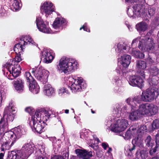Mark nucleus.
<instances>
[{
  "label": "nucleus",
  "mask_w": 159,
  "mask_h": 159,
  "mask_svg": "<svg viewBox=\"0 0 159 159\" xmlns=\"http://www.w3.org/2000/svg\"><path fill=\"white\" fill-rule=\"evenodd\" d=\"M132 146L129 148V151L131 153H132V151L134 150L135 148V144L136 145L138 146L139 147H143V141L142 140L141 136L138 135L135 138L133 139L132 141Z\"/></svg>",
  "instance_id": "20"
},
{
  "label": "nucleus",
  "mask_w": 159,
  "mask_h": 159,
  "mask_svg": "<svg viewBox=\"0 0 159 159\" xmlns=\"http://www.w3.org/2000/svg\"><path fill=\"white\" fill-rule=\"evenodd\" d=\"M131 57L126 54H124L121 57V61L122 66L125 68L127 67L130 63Z\"/></svg>",
  "instance_id": "24"
},
{
  "label": "nucleus",
  "mask_w": 159,
  "mask_h": 159,
  "mask_svg": "<svg viewBox=\"0 0 159 159\" xmlns=\"http://www.w3.org/2000/svg\"><path fill=\"white\" fill-rule=\"evenodd\" d=\"M26 42L28 43V44L29 45H30L31 44L33 45L34 44V43H35L33 40L31 38H29V40Z\"/></svg>",
  "instance_id": "57"
},
{
  "label": "nucleus",
  "mask_w": 159,
  "mask_h": 159,
  "mask_svg": "<svg viewBox=\"0 0 159 159\" xmlns=\"http://www.w3.org/2000/svg\"><path fill=\"white\" fill-rule=\"evenodd\" d=\"M159 79L157 76H152L151 78L148 80V82L150 87H152V88H155L159 82Z\"/></svg>",
  "instance_id": "30"
},
{
  "label": "nucleus",
  "mask_w": 159,
  "mask_h": 159,
  "mask_svg": "<svg viewBox=\"0 0 159 159\" xmlns=\"http://www.w3.org/2000/svg\"><path fill=\"white\" fill-rule=\"evenodd\" d=\"M136 66L139 69L144 70L146 67V63L143 61L139 60L137 61Z\"/></svg>",
  "instance_id": "33"
},
{
  "label": "nucleus",
  "mask_w": 159,
  "mask_h": 159,
  "mask_svg": "<svg viewBox=\"0 0 159 159\" xmlns=\"http://www.w3.org/2000/svg\"><path fill=\"white\" fill-rule=\"evenodd\" d=\"M79 64L76 61L72 58L63 57L59 61L57 66V69L60 73L67 74L69 72H73L77 69Z\"/></svg>",
  "instance_id": "1"
},
{
  "label": "nucleus",
  "mask_w": 159,
  "mask_h": 159,
  "mask_svg": "<svg viewBox=\"0 0 159 159\" xmlns=\"http://www.w3.org/2000/svg\"><path fill=\"white\" fill-rule=\"evenodd\" d=\"M52 3L51 2H45L41 6L40 10L42 12H44L48 15L51 14L54 11V8L52 7Z\"/></svg>",
  "instance_id": "17"
},
{
  "label": "nucleus",
  "mask_w": 159,
  "mask_h": 159,
  "mask_svg": "<svg viewBox=\"0 0 159 159\" xmlns=\"http://www.w3.org/2000/svg\"><path fill=\"white\" fill-rule=\"evenodd\" d=\"M16 54V55L15 58V61L17 62H19L21 60V53H17V54Z\"/></svg>",
  "instance_id": "47"
},
{
  "label": "nucleus",
  "mask_w": 159,
  "mask_h": 159,
  "mask_svg": "<svg viewBox=\"0 0 159 159\" xmlns=\"http://www.w3.org/2000/svg\"><path fill=\"white\" fill-rule=\"evenodd\" d=\"M155 46L152 39L149 38L146 41H139L138 44V48L140 50L142 51L145 50L151 53H154L155 52Z\"/></svg>",
  "instance_id": "5"
},
{
  "label": "nucleus",
  "mask_w": 159,
  "mask_h": 159,
  "mask_svg": "<svg viewBox=\"0 0 159 159\" xmlns=\"http://www.w3.org/2000/svg\"><path fill=\"white\" fill-rule=\"evenodd\" d=\"M82 29H83V30L86 31H87V32H90V31L89 29L88 28L86 25H85V24H84L83 25L82 27H80V30H81Z\"/></svg>",
  "instance_id": "52"
},
{
  "label": "nucleus",
  "mask_w": 159,
  "mask_h": 159,
  "mask_svg": "<svg viewBox=\"0 0 159 159\" xmlns=\"http://www.w3.org/2000/svg\"><path fill=\"white\" fill-rule=\"evenodd\" d=\"M12 140L11 143L10 144L11 140H7L3 142L1 147V151H3L5 152V151L9 150L11 148L16 142V140L15 139H14V140Z\"/></svg>",
  "instance_id": "23"
},
{
  "label": "nucleus",
  "mask_w": 159,
  "mask_h": 159,
  "mask_svg": "<svg viewBox=\"0 0 159 159\" xmlns=\"http://www.w3.org/2000/svg\"><path fill=\"white\" fill-rule=\"evenodd\" d=\"M31 72L35 78L43 84H46L48 82V72L46 71L42 67H37L32 69Z\"/></svg>",
  "instance_id": "2"
},
{
  "label": "nucleus",
  "mask_w": 159,
  "mask_h": 159,
  "mask_svg": "<svg viewBox=\"0 0 159 159\" xmlns=\"http://www.w3.org/2000/svg\"><path fill=\"white\" fill-rule=\"evenodd\" d=\"M46 93V95L48 96H50L52 95L54 92V90L53 89L52 87L50 88L49 89L45 91Z\"/></svg>",
  "instance_id": "46"
},
{
  "label": "nucleus",
  "mask_w": 159,
  "mask_h": 159,
  "mask_svg": "<svg viewBox=\"0 0 159 159\" xmlns=\"http://www.w3.org/2000/svg\"><path fill=\"white\" fill-rule=\"evenodd\" d=\"M158 95L157 89L149 87L142 92L140 95L142 101L150 102L152 101Z\"/></svg>",
  "instance_id": "3"
},
{
  "label": "nucleus",
  "mask_w": 159,
  "mask_h": 159,
  "mask_svg": "<svg viewBox=\"0 0 159 159\" xmlns=\"http://www.w3.org/2000/svg\"><path fill=\"white\" fill-rule=\"evenodd\" d=\"M159 128V120L158 119L154 120L152 124L148 127V130L150 132H152L155 130Z\"/></svg>",
  "instance_id": "27"
},
{
  "label": "nucleus",
  "mask_w": 159,
  "mask_h": 159,
  "mask_svg": "<svg viewBox=\"0 0 159 159\" xmlns=\"http://www.w3.org/2000/svg\"><path fill=\"white\" fill-rule=\"evenodd\" d=\"M152 141L151 136L150 135H148L145 139V142L146 145H149V143H150Z\"/></svg>",
  "instance_id": "51"
},
{
  "label": "nucleus",
  "mask_w": 159,
  "mask_h": 159,
  "mask_svg": "<svg viewBox=\"0 0 159 159\" xmlns=\"http://www.w3.org/2000/svg\"><path fill=\"white\" fill-rule=\"evenodd\" d=\"M158 147V145L156 144V146L154 148H151L149 150V154L151 156H153L154 154L156 152L157 149Z\"/></svg>",
  "instance_id": "44"
},
{
  "label": "nucleus",
  "mask_w": 159,
  "mask_h": 159,
  "mask_svg": "<svg viewBox=\"0 0 159 159\" xmlns=\"http://www.w3.org/2000/svg\"><path fill=\"white\" fill-rule=\"evenodd\" d=\"M54 57L49 52L45 51L41 56V59L47 63H51L53 60Z\"/></svg>",
  "instance_id": "22"
},
{
  "label": "nucleus",
  "mask_w": 159,
  "mask_h": 159,
  "mask_svg": "<svg viewBox=\"0 0 159 159\" xmlns=\"http://www.w3.org/2000/svg\"><path fill=\"white\" fill-rule=\"evenodd\" d=\"M4 153H0V159H3Z\"/></svg>",
  "instance_id": "63"
},
{
  "label": "nucleus",
  "mask_w": 159,
  "mask_h": 159,
  "mask_svg": "<svg viewBox=\"0 0 159 159\" xmlns=\"http://www.w3.org/2000/svg\"><path fill=\"white\" fill-rule=\"evenodd\" d=\"M138 39L137 38H136L134 39L132 42V43H131V45L133 46L134 45H135V43L136 44V43L138 42Z\"/></svg>",
  "instance_id": "59"
},
{
  "label": "nucleus",
  "mask_w": 159,
  "mask_h": 159,
  "mask_svg": "<svg viewBox=\"0 0 159 159\" xmlns=\"http://www.w3.org/2000/svg\"><path fill=\"white\" fill-rule=\"evenodd\" d=\"M25 111L30 115L33 114L34 112V109L30 107L26 108L25 109Z\"/></svg>",
  "instance_id": "48"
},
{
  "label": "nucleus",
  "mask_w": 159,
  "mask_h": 159,
  "mask_svg": "<svg viewBox=\"0 0 159 159\" xmlns=\"http://www.w3.org/2000/svg\"><path fill=\"white\" fill-rule=\"evenodd\" d=\"M155 142L156 145H159V132L155 136Z\"/></svg>",
  "instance_id": "53"
},
{
  "label": "nucleus",
  "mask_w": 159,
  "mask_h": 159,
  "mask_svg": "<svg viewBox=\"0 0 159 159\" xmlns=\"http://www.w3.org/2000/svg\"><path fill=\"white\" fill-rule=\"evenodd\" d=\"M142 101V100L140 95L129 98L126 100V102L131 107L132 109L139 107Z\"/></svg>",
  "instance_id": "11"
},
{
  "label": "nucleus",
  "mask_w": 159,
  "mask_h": 159,
  "mask_svg": "<svg viewBox=\"0 0 159 159\" xmlns=\"http://www.w3.org/2000/svg\"><path fill=\"white\" fill-rule=\"evenodd\" d=\"M135 129H134L133 128L131 127L130 128L128 129L125 134V136L124 138L126 139L127 140L130 139L131 137V135L134 133L133 131L134 130H135Z\"/></svg>",
  "instance_id": "34"
},
{
  "label": "nucleus",
  "mask_w": 159,
  "mask_h": 159,
  "mask_svg": "<svg viewBox=\"0 0 159 159\" xmlns=\"http://www.w3.org/2000/svg\"><path fill=\"white\" fill-rule=\"evenodd\" d=\"M28 158L21 150L16 152L12 151L10 154H8L7 157V159H27Z\"/></svg>",
  "instance_id": "16"
},
{
  "label": "nucleus",
  "mask_w": 159,
  "mask_h": 159,
  "mask_svg": "<svg viewBox=\"0 0 159 159\" xmlns=\"http://www.w3.org/2000/svg\"><path fill=\"white\" fill-rule=\"evenodd\" d=\"M128 79L129 84L133 87H137L141 89L144 85L143 80L137 75H129Z\"/></svg>",
  "instance_id": "7"
},
{
  "label": "nucleus",
  "mask_w": 159,
  "mask_h": 159,
  "mask_svg": "<svg viewBox=\"0 0 159 159\" xmlns=\"http://www.w3.org/2000/svg\"><path fill=\"white\" fill-rule=\"evenodd\" d=\"M35 159H48L47 157H38L36 158Z\"/></svg>",
  "instance_id": "64"
},
{
  "label": "nucleus",
  "mask_w": 159,
  "mask_h": 159,
  "mask_svg": "<svg viewBox=\"0 0 159 159\" xmlns=\"http://www.w3.org/2000/svg\"><path fill=\"white\" fill-rule=\"evenodd\" d=\"M66 24V20L61 17L56 18L53 24V27L55 29H57L60 27L62 29L64 26Z\"/></svg>",
  "instance_id": "21"
},
{
  "label": "nucleus",
  "mask_w": 159,
  "mask_h": 159,
  "mask_svg": "<svg viewBox=\"0 0 159 159\" xmlns=\"http://www.w3.org/2000/svg\"><path fill=\"white\" fill-rule=\"evenodd\" d=\"M15 89L19 92H22L24 89V82L20 78L15 79L12 82Z\"/></svg>",
  "instance_id": "19"
},
{
  "label": "nucleus",
  "mask_w": 159,
  "mask_h": 159,
  "mask_svg": "<svg viewBox=\"0 0 159 159\" xmlns=\"http://www.w3.org/2000/svg\"><path fill=\"white\" fill-rule=\"evenodd\" d=\"M25 48H23L22 47L20 46V44L17 43L15 45L14 47V50L15 51L16 53H22L23 51V49Z\"/></svg>",
  "instance_id": "37"
},
{
  "label": "nucleus",
  "mask_w": 159,
  "mask_h": 159,
  "mask_svg": "<svg viewBox=\"0 0 159 159\" xmlns=\"http://www.w3.org/2000/svg\"><path fill=\"white\" fill-rule=\"evenodd\" d=\"M12 8L15 10H18L20 8L19 2L17 0H14L12 4Z\"/></svg>",
  "instance_id": "42"
},
{
  "label": "nucleus",
  "mask_w": 159,
  "mask_h": 159,
  "mask_svg": "<svg viewBox=\"0 0 159 159\" xmlns=\"http://www.w3.org/2000/svg\"><path fill=\"white\" fill-rule=\"evenodd\" d=\"M155 144L153 141H152L150 143H149V145H146L148 147L152 148L153 145Z\"/></svg>",
  "instance_id": "60"
},
{
  "label": "nucleus",
  "mask_w": 159,
  "mask_h": 159,
  "mask_svg": "<svg viewBox=\"0 0 159 159\" xmlns=\"http://www.w3.org/2000/svg\"><path fill=\"white\" fill-rule=\"evenodd\" d=\"M8 121L5 120L4 117L0 120V129H5L7 128Z\"/></svg>",
  "instance_id": "35"
},
{
  "label": "nucleus",
  "mask_w": 159,
  "mask_h": 159,
  "mask_svg": "<svg viewBox=\"0 0 159 159\" xmlns=\"http://www.w3.org/2000/svg\"><path fill=\"white\" fill-rule=\"evenodd\" d=\"M141 114L138 110L133 111L129 114V118L132 121L137 120L140 117Z\"/></svg>",
  "instance_id": "29"
},
{
  "label": "nucleus",
  "mask_w": 159,
  "mask_h": 159,
  "mask_svg": "<svg viewBox=\"0 0 159 159\" xmlns=\"http://www.w3.org/2000/svg\"><path fill=\"white\" fill-rule=\"evenodd\" d=\"M40 113L38 111L35 112L34 115L32 116L31 118L32 121H34V120H35L36 121H39L40 118Z\"/></svg>",
  "instance_id": "40"
},
{
  "label": "nucleus",
  "mask_w": 159,
  "mask_h": 159,
  "mask_svg": "<svg viewBox=\"0 0 159 159\" xmlns=\"http://www.w3.org/2000/svg\"><path fill=\"white\" fill-rule=\"evenodd\" d=\"M36 21L37 27L40 31L47 34L50 32L51 30L48 27V25L45 24L41 18H37Z\"/></svg>",
  "instance_id": "12"
},
{
  "label": "nucleus",
  "mask_w": 159,
  "mask_h": 159,
  "mask_svg": "<svg viewBox=\"0 0 159 159\" xmlns=\"http://www.w3.org/2000/svg\"><path fill=\"white\" fill-rule=\"evenodd\" d=\"M136 75H137L138 76L141 77L143 79L145 78V75L144 74V72L143 70H142L140 71H138Z\"/></svg>",
  "instance_id": "45"
},
{
  "label": "nucleus",
  "mask_w": 159,
  "mask_h": 159,
  "mask_svg": "<svg viewBox=\"0 0 159 159\" xmlns=\"http://www.w3.org/2000/svg\"><path fill=\"white\" fill-rule=\"evenodd\" d=\"M15 108V106L12 101L10 102L9 105L5 108L3 117H7L6 120L8 122L12 121L15 118L16 116Z\"/></svg>",
  "instance_id": "6"
},
{
  "label": "nucleus",
  "mask_w": 159,
  "mask_h": 159,
  "mask_svg": "<svg viewBox=\"0 0 159 159\" xmlns=\"http://www.w3.org/2000/svg\"><path fill=\"white\" fill-rule=\"evenodd\" d=\"M136 29L139 32H144L147 28V24L144 22H141L136 24Z\"/></svg>",
  "instance_id": "28"
},
{
  "label": "nucleus",
  "mask_w": 159,
  "mask_h": 159,
  "mask_svg": "<svg viewBox=\"0 0 159 159\" xmlns=\"http://www.w3.org/2000/svg\"><path fill=\"white\" fill-rule=\"evenodd\" d=\"M155 144L153 141H152L150 143H149V145H146L148 147L152 148L153 145Z\"/></svg>",
  "instance_id": "61"
},
{
  "label": "nucleus",
  "mask_w": 159,
  "mask_h": 159,
  "mask_svg": "<svg viewBox=\"0 0 159 159\" xmlns=\"http://www.w3.org/2000/svg\"><path fill=\"white\" fill-rule=\"evenodd\" d=\"M132 54L136 58H142L144 57V54L140 51L137 50H134L132 51Z\"/></svg>",
  "instance_id": "36"
},
{
  "label": "nucleus",
  "mask_w": 159,
  "mask_h": 159,
  "mask_svg": "<svg viewBox=\"0 0 159 159\" xmlns=\"http://www.w3.org/2000/svg\"><path fill=\"white\" fill-rule=\"evenodd\" d=\"M65 92V89L64 88H61L59 89V93H64Z\"/></svg>",
  "instance_id": "62"
},
{
  "label": "nucleus",
  "mask_w": 159,
  "mask_h": 159,
  "mask_svg": "<svg viewBox=\"0 0 159 159\" xmlns=\"http://www.w3.org/2000/svg\"><path fill=\"white\" fill-rule=\"evenodd\" d=\"M34 147L32 143L30 142L25 144L20 150L28 157L33 152Z\"/></svg>",
  "instance_id": "18"
},
{
  "label": "nucleus",
  "mask_w": 159,
  "mask_h": 159,
  "mask_svg": "<svg viewBox=\"0 0 159 159\" xmlns=\"http://www.w3.org/2000/svg\"><path fill=\"white\" fill-rule=\"evenodd\" d=\"M102 146L104 150H106L107 147H109V145L107 143L103 142L102 144Z\"/></svg>",
  "instance_id": "55"
},
{
  "label": "nucleus",
  "mask_w": 159,
  "mask_h": 159,
  "mask_svg": "<svg viewBox=\"0 0 159 159\" xmlns=\"http://www.w3.org/2000/svg\"><path fill=\"white\" fill-rule=\"evenodd\" d=\"M156 9L155 8L152 7L149 9L148 11L149 14L150 16H153L155 13Z\"/></svg>",
  "instance_id": "49"
},
{
  "label": "nucleus",
  "mask_w": 159,
  "mask_h": 159,
  "mask_svg": "<svg viewBox=\"0 0 159 159\" xmlns=\"http://www.w3.org/2000/svg\"><path fill=\"white\" fill-rule=\"evenodd\" d=\"M123 47V45L118 44L116 48V51L119 52H121L122 48Z\"/></svg>",
  "instance_id": "54"
},
{
  "label": "nucleus",
  "mask_w": 159,
  "mask_h": 159,
  "mask_svg": "<svg viewBox=\"0 0 159 159\" xmlns=\"http://www.w3.org/2000/svg\"><path fill=\"white\" fill-rule=\"evenodd\" d=\"M146 61L149 64H152L154 62V61L150 55L148 54V57L146 59Z\"/></svg>",
  "instance_id": "50"
},
{
  "label": "nucleus",
  "mask_w": 159,
  "mask_h": 159,
  "mask_svg": "<svg viewBox=\"0 0 159 159\" xmlns=\"http://www.w3.org/2000/svg\"><path fill=\"white\" fill-rule=\"evenodd\" d=\"M46 112L42 116L40 115V118L39 120V121L41 123H43V124L45 123V122L48 119H49L50 118H48V115H49L48 113V111H46Z\"/></svg>",
  "instance_id": "38"
},
{
  "label": "nucleus",
  "mask_w": 159,
  "mask_h": 159,
  "mask_svg": "<svg viewBox=\"0 0 159 159\" xmlns=\"http://www.w3.org/2000/svg\"><path fill=\"white\" fill-rule=\"evenodd\" d=\"M150 72L153 76H156L159 74V70L156 66H153L151 68Z\"/></svg>",
  "instance_id": "39"
},
{
  "label": "nucleus",
  "mask_w": 159,
  "mask_h": 159,
  "mask_svg": "<svg viewBox=\"0 0 159 159\" xmlns=\"http://www.w3.org/2000/svg\"><path fill=\"white\" fill-rule=\"evenodd\" d=\"M149 103H146L140 104L138 110L141 115H144L148 114L149 111Z\"/></svg>",
  "instance_id": "26"
},
{
  "label": "nucleus",
  "mask_w": 159,
  "mask_h": 159,
  "mask_svg": "<svg viewBox=\"0 0 159 159\" xmlns=\"http://www.w3.org/2000/svg\"><path fill=\"white\" fill-rule=\"evenodd\" d=\"M128 124L127 120L125 119L118 120L116 124L113 125L112 130L116 133H120L124 131L127 127Z\"/></svg>",
  "instance_id": "8"
},
{
  "label": "nucleus",
  "mask_w": 159,
  "mask_h": 159,
  "mask_svg": "<svg viewBox=\"0 0 159 159\" xmlns=\"http://www.w3.org/2000/svg\"><path fill=\"white\" fill-rule=\"evenodd\" d=\"M52 87L51 86V85L49 84H47L45 85L44 86V91L45 92L46 91V90L49 89L50 88Z\"/></svg>",
  "instance_id": "56"
},
{
  "label": "nucleus",
  "mask_w": 159,
  "mask_h": 159,
  "mask_svg": "<svg viewBox=\"0 0 159 159\" xmlns=\"http://www.w3.org/2000/svg\"><path fill=\"white\" fill-rule=\"evenodd\" d=\"M25 133V129L20 126L15 127L13 132L11 131L10 132V139L11 140H16L20 138L23 134Z\"/></svg>",
  "instance_id": "10"
},
{
  "label": "nucleus",
  "mask_w": 159,
  "mask_h": 159,
  "mask_svg": "<svg viewBox=\"0 0 159 159\" xmlns=\"http://www.w3.org/2000/svg\"><path fill=\"white\" fill-rule=\"evenodd\" d=\"M154 20H155V26H154V28H155L157 27V26L159 25V22H158V19L157 18H155Z\"/></svg>",
  "instance_id": "58"
},
{
  "label": "nucleus",
  "mask_w": 159,
  "mask_h": 159,
  "mask_svg": "<svg viewBox=\"0 0 159 159\" xmlns=\"http://www.w3.org/2000/svg\"><path fill=\"white\" fill-rule=\"evenodd\" d=\"M27 82L28 83L29 89L34 93H38L39 91V87L36 81L32 76L30 73L26 72L24 75Z\"/></svg>",
  "instance_id": "4"
},
{
  "label": "nucleus",
  "mask_w": 159,
  "mask_h": 159,
  "mask_svg": "<svg viewBox=\"0 0 159 159\" xmlns=\"http://www.w3.org/2000/svg\"><path fill=\"white\" fill-rule=\"evenodd\" d=\"M158 108L156 105L152 104H150L149 107L148 114L150 113L151 115H154L158 112Z\"/></svg>",
  "instance_id": "32"
},
{
  "label": "nucleus",
  "mask_w": 159,
  "mask_h": 159,
  "mask_svg": "<svg viewBox=\"0 0 159 159\" xmlns=\"http://www.w3.org/2000/svg\"><path fill=\"white\" fill-rule=\"evenodd\" d=\"M133 10H128V14L130 17H132L134 14L137 15L140 13L141 12V5L140 4H136L133 7Z\"/></svg>",
  "instance_id": "25"
},
{
  "label": "nucleus",
  "mask_w": 159,
  "mask_h": 159,
  "mask_svg": "<svg viewBox=\"0 0 159 159\" xmlns=\"http://www.w3.org/2000/svg\"><path fill=\"white\" fill-rule=\"evenodd\" d=\"M74 84H73V87L77 91H81L82 89L86 87V84L83 81V80L81 78H74Z\"/></svg>",
  "instance_id": "14"
},
{
  "label": "nucleus",
  "mask_w": 159,
  "mask_h": 159,
  "mask_svg": "<svg viewBox=\"0 0 159 159\" xmlns=\"http://www.w3.org/2000/svg\"><path fill=\"white\" fill-rule=\"evenodd\" d=\"M140 156L142 159H145L148 157V153L146 151L143 149L139 152Z\"/></svg>",
  "instance_id": "41"
},
{
  "label": "nucleus",
  "mask_w": 159,
  "mask_h": 159,
  "mask_svg": "<svg viewBox=\"0 0 159 159\" xmlns=\"http://www.w3.org/2000/svg\"><path fill=\"white\" fill-rule=\"evenodd\" d=\"M33 125L31 126L33 127L32 129L33 130H34V132L41 134L42 132L45 131V128L46 125L47 124L46 123L43 124V123H41L40 121H36L35 120H34V121H32Z\"/></svg>",
  "instance_id": "15"
},
{
  "label": "nucleus",
  "mask_w": 159,
  "mask_h": 159,
  "mask_svg": "<svg viewBox=\"0 0 159 159\" xmlns=\"http://www.w3.org/2000/svg\"><path fill=\"white\" fill-rule=\"evenodd\" d=\"M4 68H6L14 78H16L19 76L20 73V67L19 65H13L12 63L7 62L3 66Z\"/></svg>",
  "instance_id": "9"
},
{
  "label": "nucleus",
  "mask_w": 159,
  "mask_h": 159,
  "mask_svg": "<svg viewBox=\"0 0 159 159\" xmlns=\"http://www.w3.org/2000/svg\"><path fill=\"white\" fill-rule=\"evenodd\" d=\"M77 156L82 159H89L93 156L92 152L86 149H77L75 150Z\"/></svg>",
  "instance_id": "13"
},
{
  "label": "nucleus",
  "mask_w": 159,
  "mask_h": 159,
  "mask_svg": "<svg viewBox=\"0 0 159 159\" xmlns=\"http://www.w3.org/2000/svg\"><path fill=\"white\" fill-rule=\"evenodd\" d=\"M18 43L23 48H25V46L28 44V43L26 42L25 41L23 38H20V41Z\"/></svg>",
  "instance_id": "43"
},
{
  "label": "nucleus",
  "mask_w": 159,
  "mask_h": 159,
  "mask_svg": "<svg viewBox=\"0 0 159 159\" xmlns=\"http://www.w3.org/2000/svg\"><path fill=\"white\" fill-rule=\"evenodd\" d=\"M48 118H50L52 123L54 125L60 123L61 118L58 115L56 116L52 114L48 115Z\"/></svg>",
  "instance_id": "31"
}]
</instances>
